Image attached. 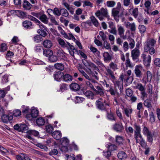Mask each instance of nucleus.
Here are the masks:
<instances>
[{
  "instance_id": "f257e3e1",
  "label": "nucleus",
  "mask_w": 160,
  "mask_h": 160,
  "mask_svg": "<svg viewBox=\"0 0 160 160\" xmlns=\"http://www.w3.org/2000/svg\"><path fill=\"white\" fill-rule=\"evenodd\" d=\"M96 107L98 109L102 111H106L108 109V107L110 106V103L107 102L106 100L103 102L99 100H97L96 102Z\"/></svg>"
},
{
  "instance_id": "f03ea898",
  "label": "nucleus",
  "mask_w": 160,
  "mask_h": 160,
  "mask_svg": "<svg viewBox=\"0 0 160 160\" xmlns=\"http://www.w3.org/2000/svg\"><path fill=\"white\" fill-rule=\"evenodd\" d=\"M96 16L100 20H103L104 18H108L109 16L107 9L102 8L100 10L98 11L95 13Z\"/></svg>"
},
{
  "instance_id": "7ed1b4c3",
  "label": "nucleus",
  "mask_w": 160,
  "mask_h": 160,
  "mask_svg": "<svg viewBox=\"0 0 160 160\" xmlns=\"http://www.w3.org/2000/svg\"><path fill=\"white\" fill-rule=\"evenodd\" d=\"M156 41L154 39H148L144 45L145 51L148 52L149 48L153 47Z\"/></svg>"
},
{
  "instance_id": "20e7f679",
  "label": "nucleus",
  "mask_w": 160,
  "mask_h": 160,
  "mask_svg": "<svg viewBox=\"0 0 160 160\" xmlns=\"http://www.w3.org/2000/svg\"><path fill=\"white\" fill-rule=\"evenodd\" d=\"M82 62L83 64L90 70V73H92L91 71L92 69L97 70L98 68L95 64L91 62H88L85 60H82Z\"/></svg>"
},
{
  "instance_id": "39448f33",
  "label": "nucleus",
  "mask_w": 160,
  "mask_h": 160,
  "mask_svg": "<svg viewBox=\"0 0 160 160\" xmlns=\"http://www.w3.org/2000/svg\"><path fill=\"white\" fill-rule=\"evenodd\" d=\"M140 52L138 49L135 48L131 52V57L133 61L135 62H138Z\"/></svg>"
},
{
  "instance_id": "423d86ee",
  "label": "nucleus",
  "mask_w": 160,
  "mask_h": 160,
  "mask_svg": "<svg viewBox=\"0 0 160 160\" xmlns=\"http://www.w3.org/2000/svg\"><path fill=\"white\" fill-rule=\"evenodd\" d=\"M123 80L120 79L119 78L118 80L115 79V80L112 81L114 84L115 88H116L117 87L119 89L120 93H122L123 92Z\"/></svg>"
},
{
  "instance_id": "0eeeda50",
  "label": "nucleus",
  "mask_w": 160,
  "mask_h": 160,
  "mask_svg": "<svg viewBox=\"0 0 160 160\" xmlns=\"http://www.w3.org/2000/svg\"><path fill=\"white\" fill-rule=\"evenodd\" d=\"M141 57L143 59V62L144 65L146 67H149L151 61V57L150 55L147 56L146 55L143 53L142 54Z\"/></svg>"
},
{
  "instance_id": "6e6552de",
  "label": "nucleus",
  "mask_w": 160,
  "mask_h": 160,
  "mask_svg": "<svg viewBox=\"0 0 160 160\" xmlns=\"http://www.w3.org/2000/svg\"><path fill=\"white\" fill-rule=\"evenodd\" d=\"M109 26V28L110 29H108V31L115 35H117V32L115 25L114 24L113 22L112 21H109L108 22Z\"/></svg>"
},
{
  "instance_id": "1a4fd4ad",
  "label": "nucleus",
  "mask_w": 160,
  "mask_h": 160,
  "mask_svg": "<svg viewBox=\"0 0 160 160\" xmlns=\"http://www.w3.org/2000/svg\"><path fill=\"white\" fill-rule=\"evenodd\" d=\"M66 48L68 50L70 54L74 58H75L74 51L78 54V52L77 49H75L73 46L71 45L70 43H68V45L66 46Z\"/></svg>"
},
{
  "instance_id": "9d476101",
  "label": "nucleus",
  "mask_w": 160,
  "mask_h": 160,
  "mask_svg": "<svg viewBox=\"0 0 160 160\" xmlns=\"http://www.w3.org/2000/svg\"><path fill=\"white\" fill-rule=\"evenodd\" d=\"M143 68L141 65H137L134 69V72L136 76L138 78H141L142 76V70Z\"/></svg>"
},
{
  "instance_id": "9b49d317",
  "label": "nucleus",
  "mask_w": 160,
  "mask_h": 160,
  "mask_svg": "<svg viewBox=\"0 0 160 160\" xmlns=\"http://www.w3.org/2000/svg\"><path fill=\"white\" fill-rule=\"evenodd\" d=\"M119 79L126 81V82L130 84L132 83L133 81V78L132 76H128L127 75L122 74L120 75Z\"/></svg>"
},
{
  "instance_id": "f8f14e48",
  "label": "nucleus",
  "mask_w": 160,
  "mask_h": 160,
  "mask_svg": "<svg viewBox=\"0 0 160 160\" xmlns=\"http://www.w3.org/2000/svg\"><path fill=\"white\" fill-rule=\"evenodd\" d=\"M105 69L106 71L105 74L108 76L112 81L115 80L116 78L114 75L113 71L108 67H105Z\"/></svg>"
},
{
  "instance_id": "ddd939ff",
  "label": "nucleus",
  "mask_w": 160,
  "mask_h": 160,
  "mask_svg": "<svg viewBox=\"0 0 160 160\" xmlns=\"http://www.w3.org/2000/svg\"><path fill=\"white\" fill-rule=\"evenodd\" d=\"M113 130L116 132H121L124 129L121 123H116L113 126Z\"/></svg>"
},
{
  "instance_id": "4468645a",
  "label": "nucleus",
  "mask_w": 160,
  "mask_h": 160,
  "mask_svg": "<svg viewBox=\"0 0 160 160\" xmlns=\"http://www.w3.org/2000/svg\"><path fill=\"white\" fill-rule=\"evenodd\" d=\"M9 13L11 14L15 13L18 17L22 18L26 17L27 16L26 13L21 10H11Z\"/></svg>"
},
{
  "instance_id": "2eb2a0df",
  "label": "nucleus",
  "mask_w": 160,
  "mask_h": 160,
  "mask_svg": "<svg viewBox=\"0 0 160 160\" xmlns=\"http://www.w3.org/2000/svg\"><path fill=\"white\" fill-rule=\"evenodd\" d=\"M1 118L3 122L8 123L13 120V116L12 115L4 114L1 116Z\"/></svg>"
},
{
  "instance_id": "dca6fc26",
  "label": "nucleus",
  "mask_w": 160,
  "mask_h": 160,
  "mask_svg": "<svg viewBox=\"0 0 160 160\" xmlns=\"http://www.w3.org/2000/svg\"><path fill=\"white\" fill-rule=\"evenodd\" d=\"M96 89L94 88L93 91L95 92L96 94L97 95H99L101 96H103L104 93L103 87L100 85L96 86Z\"/></svg>"
},
{
  "instance_id": "f3484780",
  "label": "nucleus",
  "mask_w": 160,
  "mask_h": 160,
  "mask_svg": "<svg viewBox=\"0 0 160 160\" xmlns=\"http://www.w3.org/2000/svg\"><path fill=\"white\" fill-rule=\"evenodd\" d=\"M63 72L61 71L55 72L53 75V77L55 80L59 81L62 78Z\"/></svg>"
},
{
  "instance_id": "a211bd4d",
  "label": "nucleus",
  "mask_w": 160,
  "mask_h": 160,
  "mask_svg": "<svg viewBox=\"0 0 160 160\" xmlns=\"http://www.w3.org/2000/svg\"><path fill=\"white\" fill-rule=\"evenodd\" d=\"M23 26L27 29H30L32 28V23L28 20H25L22 23Z\"/></svg>"
},
{
  "instance_id": "6ab92c4d",
  "label": "nucleus",
  "mask_w": 160,
  "mask_h": 160,
  "mask_svg": "<svg viewBox=\"0 0 160 160\" xmlns=\"http://www.w3.org/2000/svg\"><path fill=\"white\" fill-rule=\"evenodd\" d=\"M72 76L68 74H65L63 73L62 79L63 81L68 82L72 80Z\"/></svg>"
},
{
  "instance_id": "aec40b11",
  "label": "nucleus",
  "mask_w": 160,
  "mask_h": 160,
  "mask_svg": "<svg viewBox=\"0 0 160 160\" xmlns=\"http://www.w3.org/2000/svg\"><path fill=\"white\" fill-rule=\"evenodd\" d=\"M70 89L74 91H78L80 88V85L76 82H72L70 85Z\"/></svg>"
},
{
  "instance_id": "412c9836",
  "label": "nucleus",
  "mask_w": 160,
  "mask_h": 160,
  "mask_svg": "<svg viewBox=\"0 0 160 160\" xmlns=\"http://www.w3.org/2000/svg\"><path fill=\"white\" fill-rule=\"evenodd\" d=\"M104 62H110L112 60V57L108 52H104L103 54Z\"/></svg>"
},
{
  "instance_id": "4be33fe9",
  "label": "nucleus",
  "mask_w": 160,
  "mask_h": 160,
  "mask_svg": "<svg viewBox=\"0 0 160 160\" xmlns=\"http://www.w3.org/2000/svg\"><path fill=\"white\" fill-rule=\"evenodd\" d=\"M126 27L127 28H129L132 32H134L136 29V28L134 23H132L128 22L126 24Z\"/></svg>"
},
{
  "instance_id": "5701e85b",
  "label": "nucleus",
  "mask_w": 160,
  "mask_h": 160,
  "mask_svg": "<svg viewBox=\"0 0 160 160\" xmlns=\"http://www.w3.org/2000/svg\"><path fill=\"white\" fill-rule=\"evenodd\" d=\"M53 137L56 140L60 139L62 136V133L59 131H55L52 133Z\"/></svg>"
},
{
  "instance_id": "b1692460",
  "label": "nucleus",
  "mask_w": 160,
  "mask_h": 160,
  "mask_svg": "<svg viewBox=\"0 0 160 160\" xmlns=\"http://www.w3.org/2000/svg\"><path fill=\"white\" fill-rule=\"evenodd\" d=\"M22 6L24 9L29 10L31 8L32 5L28 1L24 0L23 2Z\"/></svg>"
},
{
  "instance_id": "393cba45",
  "label": "nucleus",
  "mask_w": 160,
  "mask_h": 160,
  "mask_svg": "<svg viewBox=\"0 0 160 160\" xmlns=\"http://www.w3.org/2000/svg\"><path fill=\"white\" fill-rule=\"evenodd\" d=\"M81 26L85 28L86 30L89 29V27L92 26V23L90 21H87L86 22H83L81 23Z\"/></svg>"
},
{
  "instance_id": "a878e982",
  "label": "nucleus",
  "mask_w": 160,
  "mask_h": 160,
  "mask_svg": "<svg viewBox=\"0 0 160 160\" xmlns=\"http://www.w3.org/2000/svg\"><path fill=\"white\" fill-rule=\"evenodd\" d=\"M108 92H109L112 96H115L116 94L118 95L119 94L117 88H113V87L111 86H110Z\"/></svg>"
},
{
  "instance_id": "bb28decb",
  "label": "nucleus",
  "mask_w": 160,
  "mask_h": 160,
  "mask_svg": "<svg viewBox=\"0 0 160 160\" xmlns=\"http://www.w3.org/2000/svg\"><path fill=\"white\" fill-rule=\"evenodd\" d=\"M152 100L149 99H147L144 101L143 104L144 106L148 108V110L151 109V108L152 107Z\"/></svg>"
},
{
  "instance_id": "cd10ccee",
  "label": "nucleus",
  "mask_w": 160,
  "mask_h": 160,
  "mask_svg": "<svg viewBox=\"0 0 160 160\" xmlns=\"http://www.w3.org/2000/svg\"><path fill=\"white\" fill-rule=\"evenodd\" d=\"M43 45L45 48H49L52 46V43L50 40H46L43 42Z\"/></svg>"
},
{
  "instance_id": "c85d7f7f",
  "label": "nucleus",
  "mask_w": 160,
  "mask_h": 160,
  "mask_svg": "<svg viewBox=\"0 0 160 160\" xmlns=\"http://www.w3.org/2000/svg\"><path fill=\"white\" fill-rule=\"evenodd\" d=\"M118 33L120 36V37L121 38H124V30L122 26H118Z\"/></svg>"
},
{
  "instance_id": "c756f323",
  "label": "nucleus",
  "mask_w": 160,
  "mask_h": 160,
  "mask_svg": "<svg viewBox=\"0 0 160 160\" xmlns=\"http://www.w3.org/2000/svg\"><path fill=\"white\" fill-rule=\"evenodd\" d=\"M14 55L13 52L10 51H8L6 54V58L7 60H9L11 63H13L14 61L10 58L13 56Z\"/></svg>"
},
{
  "instance_id": "7c9ffc66",
  "label": "nucleus",
  "mask_w": 160,
  "mask_h": 160,
  "mask_svg": "<svg viewBox=\"0 0 160 160\" xmlns=\"http://www.w3.org/2000/svg\"><path fill=\"white\" fill-rule=\"evenodd\" d=\"M58 41L59 44L61 45L62 48H66V46L68 45V42H67L66 43L61 38H59L58 39Z\"/></svg>"
},
{
  "instance_id": "2f4dec72",
  "label": "nucleus",
  "mask_w": 160,
  "mask_h": 160,
  "mask_svg": "<svg viewBox=\"0 0 160 160\" xmlns=\"http://www.w3.org/2000/svg\"><path fill=\"white\" fill-rule=\"evenodd\" d=\"M39 19L45 24H47L48 22V19L47 16L44 14H41Z\"/></svg>"
},
{
  "instance_id": "473e14b6",
  "label": "nucleus",
  "mask_w": 160,
  "mask_h": 160,
  "mask_svg": "<svg viewBox=\"0 0 160 160\" xmlns=\"http://www.w3.org/2000/svg\"><path fill=\"white\" fill-rule=\"evenodd\" d=\"M90 49L91 51L95 55L98 57L100 56V52L98 50L97 48L91 46L90 47Z\"/></svg>"
},
{
  "instance_id": "72a5a7b5",
  "label": "nucleus",
  "mask_w": 160,
  "mask_h": 160,
  "mask_svg": "<svg viewBox=\"0 0 160 160\" xmlns=\"http://www.w3.org/2000/svg\"><path fill=\"white\" fill-rule=\"evenodd\" d=\"M121 10L117 9L115 8H113L112 10V14L113 17H116L117 16H119V15L120 12Z\"/></svg>"
},
{
  "instance_id": "f704fd0d",
  "label": "nucleus",
  "mask_w": 160,
  "mask_h": 160,
  "mask_svg": "<svg viewBox=\"0 0 160 160\" xmlns=\"http://www.w3.org/2000/svg\"><path fill=\"white\" fill-rule=\"evenodd\" d=\"M36 122L38 126H42L44 124L45 121L43 118L42 117H40L37 119Z\"/></svg>"
},
{
  "instance_id": "c9c22d12",
  "label": "nucleus",
  "mask_w": 160,
  "mask_h": 160,
  "mask_svg": "<svg viewBox=\"0 0 160 160\" xmlns=\"http://www.w3.org/2000/svg\"><path fill=\"white\" fill-rule=\"evenodd\" d=\"M107 117L108 119L110 121H115L113 113L111 111L110 112L107 111Z\"/></svg>"
},
{
  "instance_id": "e433bc0d",
  "label": "nucleus",
  "mask_w": 160,
  "mask_h": 160,
  "mask_svg": "<svg viewBox=\"0 0 160 160\" xmlns=\"http://www.w3.org/2000/svg\"><path fill=\"white\" fill-rule=\"evenodd\" d=\"M54 67L57 69L62 71L64 69V65L61 63H57L54 64Z\"/></svg>"
},
{
  "instance_id": "4c0bfd02",
  "label": "nucleus",
  "mask_w": 160,
  "mask_h": 160,
  "mask_svg": "<svg viewBox=\"0 0 160 160\" xmlns=\"http://www.w3.org/2000/svg\"><path fill=\"white\" fill-rule=\"evenodd\" d=\"M20 128L21 129V132H28V126L25 124H20Z\"/></svg>"
},
{
  "instance_id": "58836bf2",
  "label": "nucleus",
  "mask_w": 160,
  "mask_h": 160,
  "mask_svg": "<svg viewBox=\"0 0 160 160\" xmlns=\"http://www.w3.org/2000/svg\"><path fill=\"white\" fill-rule=\"evenodd\" d=\"M118 158L121 160L124 159L127 157V155L123 151L119 152L118 154Z\"/></svg>"
},
{
  "instance_id": "ea45409f",
  "label": "nucleus",
  "mask_w": 160,
  "mask_h": 160,
  "mask_svg": "<svg viewBox=\"0 0 160 160\" xmlns=\"http://www.w3.org/2000/svg\"><path fill=\"white\" fill-rule=\"evenodd\" d=\"M84 95L88 98L92 99L94 97V94L90 91H87L84 93Z\"/></svg>"
},
{
  "instance_id": "a19ab883",
  "label": "nucleus",
  "mask_w": 160,
  "mask_h": 160,
  "mask_svg": "<svg viewBox=\"0 0 160 160\" xmlns=\"http://www.w3.org/2000/svg\"><path fill=\"white\" fill-rule=\"evenodd\" d=\"M43 53L45 56L49 58L50 55L53 54V52L50 49H45L43 50Z\"/></svg>"
},
{
  "instance_id": "79ce46f5",
  "label": "nucleus",
  "mask_w": 160,
  "mask_h": 160,
  "mask_svg": "<svg viewBox=\"0 0 160 160\" xmlns=\"http://www.w3.org/2000/svg\"><path fill=\"white\" fill-rule=\"evenodd\" d=\"M106 146L108 149L110 151H114L117 149V147L114 144H112L110 143L109 144H107Z\"/></svg>"
},
{
  "instance_id": "37998d69",
  "label": "nucleus",
  "mask_w": 160,
  "mask_h": 160,
  "mask_svg": "<svg viewBox=\"0 0 160 160\" xmlns=\"http://www.w3.org/2000/svg\"><path fill=\"white\" fill-rule=\"evenodd\" d=\"M151 4V2L150 0L146 1L144 3L145 7L147 8V11L145 10V11L147 12V13L148 14H150L151 13V12L149 11V7Z\"/></svg>"
},
{
  "instance_id": "c03bdc74",
  "label": "nucleus",
  "mask_w": 160,
  "mask_h": 160,
  "mask_svg": "<svg viewBox=\"0 0 160 160\" xmlns=\"http://www.w3.org/2000/svg\"><path fill=\"white\" fill-rule=\"evenodd\" d=\"M90 19L91 23L92 22L95 26L96 27H98L99 25V22L96 18L94 16H92L90 17Z\"/></svg>"
},
{
  "instance_id": "a18cd8bd",
  "label": "nucleus",
  "mask_w": 160,
  "mask_h": 160,
  "mask_svg": "<svg viewBox=\"0 0 160 160\" xmlns=\"http://www.w3.org/2000/svg\"><path fill=\"white\" fill-rule=\"evenodd\" d=\"M128 40L129 43L130 48L131 49L133 48L135 46V43L134 39L131 38H128Z\"/></svg>"
},
{
  "instance_id": "49530a36",
  "label": "nucleus",
  "mask_w": 160,
  "mask_h": 160,
  "mask_svg": "<svg viewBox=\"0 0 160 160\" xmlns=\"http://www.w3.org/2000/svg\"><path fill=\"white\" fill-rule=\"evenodd\" d=\"M47 29L46 28H44L43 30L38 29V30L37 32L40 34L41 36L45 37L47 35V33L46 32Z\"/></svg>"
},
{
  "instance_id": "de8ad7c7",
  "label": "nucleus",
  "mask_w": 160,
  "mask_h": 160,
  "mask_svg": "<svg viewBox=\"0 0 160 160\" xmlns=\"http://www.w3.org/2000/svg\"><path fill=\"white\" fill-rule=\"evenodd\" d=\"M124 111L127 117H131V114L132 111V109L129 108H125L124 109Z\"/></svg>"
},
{
  "instance_id": "09e8293b",
  "label": "nucleus",
  "mask_w": 160,
  "mask_h": 160,
  "mask_svg": "<svg viewBox=\"0 0 160 160\" xmlns=\"http://www.w3.org/2000/svg\"><path fill=\"white\" fill-rule=\"evenodd\" d=\"M38 111L36 109H32L31 112V115L32 118H36L38 115Z\"/></svg>"
},
{
  "instance_id": "8fccbe9b",
  "label": "nucleus",
  "mask_w": 160,
  "mask_h": 160,
  "mask_svg": "<svg viewBox=\"0 0 160 160\" xmlns=\"http://www.w3.org/2000/svg\"><path fill=\"white\" fill-rule=\"evenodd\" d=\"M109 66L110 69H112L113 71H115L118 69L117 65L112 62L109 64Z\"/></svg>"
},
{
  "instance_id": "3c124183",
  "label": "nucleus",
  "mask_w": 160,
  "mask_h": 160,
  "mask_svg": "<svg viewBox=\"0 0 160 160\" xmlns=\"http://www.w3.org/2000/svg\"><path fill=\"white\" fill-rule=\"evenodd\" d=\"M61 15L63 16L67 17L69 15V13L67 10L65 8H61L60 9Z\"/></svg>"
},
{
  "instance_id": "603ef678",
  "label": "nucleus",
  "mask_w": 160,
  "mask_h": 160,
  "mask_svg": "<svg viewBox=\"0 0 160 160\" xmlns=\"http://www.w3.org/2000/svg\"><path fill=\"white\" fill-rule=\"evenodd\" d=\"M61 144L62 146H67L69 143V140L66 138H62L60 140Z\"/></svg>"
},
{
  "instance_id": "864d4df0",
  "label": "nucleus",
  "mask_w": 160,
  "mask_h": 160,
  "mask_svg": "<svg viewBox=\"0 0 160 160\" xmlns=\"http://www.w3.org/2000/svg\"><path fill=\"white\" fill-rule=\"evenodd\" d=\"M33 39L34 41L36 43L40 42L42 40V38L39 35H37L34 37Z\"/></svg>"
},
{
  "instance_id": "5fc2aeb1",
  "label": "nucleus",
  "mask_w": 160,
  "mask_h": 160,
  "mask_svg": "<svg viewBox=\"0 0 160 160\" xmlns=\"http://www.w3.org/2000/svg\"><path fill=\"white\" fill-rule=\"evenodd\" d=\"M116 4V2L113 1H108L106 2L107 6L109 8H112L114 7Z\"/></svg>"
},
{
  "instance_id": "6e6d98bb",
  "label": "nucleus",
  "mask_w": 160,
  "mask_h": 160,
  "mask_svg": "<svg viewBox=\"0 0 160 160\" xmlns=\"http://www.w3.org/2000/svg\"><path fill=\"white\" fill-rule=\"evenodd\" d=\"M116 141L118 145H120L122 144L123 139L122 137L117 135L116 137Z\"/></svg>"
},
{
  "instance_id": "4d7b16f0",
  "label": "nucleus",
  "mask_w": 160,
  "mask_h": 160,
  "mask_svg": "<svg viewBox=\"0 0 160 160\" xmlns=\"http://www.w3.org/2000/svg\"><path fill=\"white\" fill-rule=\"evenodd\" d=\"M142 133L144 135L147 136L151 132L147 127L144 126L142 129Z\"/></svg>"
},
{
  "instance_id": "13d9d810",
  "label": "nucleus",
  "mask_w": 160,
  "mask_h": 160,
  "mask_svg": "<svg viewBox=\"0 0 160 160\" xmlns=\"http://www.w3.org/2000/svg\"><path fill=\"white\" fill-rule=\"evenodd\" d=\"M8 49L7 45L4 43H2L0 45V52H4Z\"/></svg>"
},
{
  "instance_id": "bf43d9fd",
  "label": "nucleus",
  "mask_w": 160,
  "mask_h": 160,
  "mask_svg": "<svg viewBox=\"0 0 160 160\" xmlns=\"http://www.w3.org/2000/svg\"><path fill=\"white\" fill-rule=\"evenodd\" d=\"M58 60V57L55 55H53V54L50 55L49 58V60L51 62H55Z\"/></svg>"
},
{
  "instance_id": "052dcab7",
  "label": "nucleus",
  "mask_w": 160,
  "mask_h": 160,
  "mask_svg": "<svg viewBox=\"0 0 160 160\" xmlns=\"http://www.w3.org/2000/svg\"><path fill=\"white\" fill-rule=\"evenodd\" d=\"M46 132L49 133H52L53 130V127L50 124L46 126Z\"/></svg>"
},
{
  "instance_id": "680f3d73",
  "label": "nucleus",
  "mask_w": 160,
  "mask_h": 160,
  "mask_svg": "<svg viewBox=\"0 0 160 160\" xmlns=\"http://www.w3.org/2000/svg\"><path fill=\"white\" fill-rule=\"evenodd\" d=\"M115 8L121 10L122 12L120 13V16H122L123 15L124 9L123 7H121V4L120 2H118L117 3V7Z\"/></svg>"
},
{
  "instance_id": "e2e57ef3",
  "label": "nucleus",
  "mask_w": 160,
  "mask_h": 160,
  "mask_svg": "<svg viewBox=\"0 0 160 160\" xmlns=\"http://www.w3.org/2000/svg\"><path fill=\"white\" fill-rule=\"evenodd\" d=\"M138 29L139 32L141 33H143L146 31V28L144 25H140L138 26Z\"/></svg>"
},
{
  "instance_id": "0e129e2a",
  "label": "nucleus",
  "mask_w": 160,
  "mask_h": 160,
  "mask_svg": "<svg viewBox=\"0 0 160 160\" xmlns=\"http://www.w3.org/2000/svg\"><path fill=\"white\" fill-rule=\"evenodd\" d=\"M136 87V88L139 89L141 92L145 91V88L142 86L141 83H138Z\"/></svg>"
},
{
  "instance_id": "69168bd1",
  "label": "nucleus",
  "mask_w": 160,
  "mask_h": 160,
  "mask_svg": "<svg viewBox=\"0 0 160 160\" xmlns=\"http://www.w3.org/2000/svg\"><path fill=\"white\" fill-rule=\"evenodd\" d=\"M103 155L106 158H108L111 157V152L109 150L103 152Z\"/></svg>"
},
{
  "instance_id": "338daca9",
  "label": "nucleus",
  "mask_w": 160,
  "mask_h": 160,
  "mask_svg": "<svg viewBox=\"0 0 160 160\" xmlns=\"http://www.w3.org/2000/svg\"><path fill=\"white\" fill-rule=\"evenodd\" d=\"M58 153V152L57 149H53L49 152V155L50 156L56 155Z\"/></svg>"
},
{
  "instance_id": "774afa93",
  "label": "nucleus",
  "mask_w": 160,
  "mask_h": 160,
  "mask_svg": "<svg viewBox=\"0 0 160 160\" xmlns=\"http://www.w3.org/2000/svg\"><path fill=\"white\" fill-rule=\"evenodd\" d=\"M147 82H150L152 78V74L149 71H147Z\"/></svg>"
}]
</instances>
